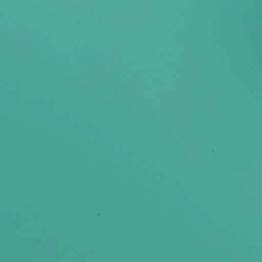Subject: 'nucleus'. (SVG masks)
I'll use <instances>...</instances> for the list:
<instances>
[{"label":"nucleus","mask_w":262,"mask_h":262,"mask_svg":"<svg viewBox=\"0 0 262 262\" xmlns=\"http://www.w3.org/2000/svg\"><path fill=\"white\" fill-rule=\"evenodd\" d=\"M221 19L262 20V17H221Z\"/></svg>","instance_id":"f257e3e1"}]
</instances>
